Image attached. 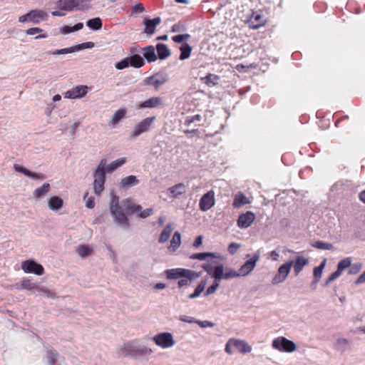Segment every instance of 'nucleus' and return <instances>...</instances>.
<instances>
[{"instance_id":"nucleus-1","label":"nucleus","mask_w":365,"mask_h":365,"mask_svg":"<svg viewBox=\"0 0 365 365\" xmlns=\"http://www.w3.org/2000/svg\"><path fill=\"white\" fill-rule=\"evenodd\" d=\"M109 208L115 222L125 229L128 228L130 226L127 215L137 213L139 217L146 218L153 213L152 208H147L141 211L142 207L134 203L131 198H126L122 200L120 204L118 196L113 192L111 193Z\"/></svg>"},{"instance_id":"nucleus-2","label":"nucleus","mask_w":365,"mask_h":365,"mask_svg":"<svg viewBox=\"0 0 365 365\" xmlns=\"http://www.w3.org/2000/svg\"><path fill=\"white\" fill-rule=\"evenodd\" d=\"M165 276L168 279H177L180 278H188L192 281L200 276V272H196L194 270L184 269V268H175L167 269L165 271Z\"/></svg>"},{"instance_id":"nucleus-3","label":"nucleus","mask_w":365,"mask_h":365,"mask_svg":"<svg viewBox=\"0 0 365 365\" xmlns=\"http://www.w3.org/2000/svg\"><path fill=\"white\" fill-rule=\"evenodd\" d=\"M105 160H101L100 165L97 168L94 173V192L99 195L104 190V184L106 181V171L104 169Z\"/></svg>"},{"instance_id":"nucleus-4","label":"nucleus","mask_w":365,"mask_h":365,"mask_svg":"<svg viewBox=\"0 0 365 365\" xmlns=\"http://www.w3.org/2000/svg\"><path fill=\"white\" fill-rule=\"evenodd\" d=\"M272 347L282 352H293L296 350V344L284 336H279L272 341Z\"/></svg>"},{"instance_id":"nucleus-5","label":"nucleus","mask_w":365,"mask_h":365,"mask_svg":"<svg viewBox=\"0 0 365 365\" xmlns=\"http://www.w3.org/2000/svg\"><path fill=\"white\" fill-rule=\"evenodd\" d=\"M168 80V75L164 73L158 72L143 80V86H153L157 91L165 84Z\"/></svg>"},{"instance_id":"nucleus-6","label":"nucleus","mask_w":365,"mask_h":365,"mask_svg":"<svg viewBox=\"0 0 365 365\" xmlns=\"http://www.w3.org/2000/svg\"><path fill=\"white\" fill-rule=\"evenodd\" d=\"M224 267L222 264H219L215 267L214 272V279L216 281H220L222 279H229L240 276L239 272L232 269H225V272H223Z\"/></svg>"},{"instance_id":"nucleus-7","label":"nucleus","mask_w":365,"mask_h":365,"mask_svg":"<svg viewBox=\"0 0 365 365\" xmlns=\"http://www.w3.org/2000/svg\"><path fill=\"white\" fill-rule=\"evenodd\" d=\"M292 264L293 261H287L283 264H282L279 267L277 274L272 279V284H277L279 283L284 282L286 279L287 277L288 276L290 269L292 267Z\"/></svg>"},{"instance_id":"nucleus-8","label":"nucleus","mask_w":365,"mask_h":365,"mask_svg":"<svg viewBox=\"0 0 365 365\" xmlns=\"http://www.w3.org/2000/svg\"><path fill=\"white\" fill-rule=\"evenodd\" d=\"M21 268L26 273H34L37 275H42L44 273L43 266L32 259L24 261Z\"/></svg>"},{"instance_id":"nucleus-9","label":"nucleus","mask_w":365,"mask_h":365,"mask_svg":"<svg viewBox=\"0 0 365 365\" xmlns=\"http://www.w3.org/2000/svg\"><path fill=\"white\" fill-rule=\"evenodd\" d=\"M153 341L158 346L163 348L170 347L175 344L172 334L168 332L157 334L153 337Z\"/></svg>"},{"instance_id":"nucleus-10","label":"nucleus","mask_w":365,"mask_h":365,"mask_svg":"<svg viewBox=\"0 0 365 365\" xmlns=\"http://www.w3.org/2000/svg\"><path fill=\"white\" fill-rule=\"evenodd\" d=\"M267 20L260 10L252 12L248 20L250 27L253 29H257L264 26Z\"/></svg>"},{"instance_id":"nucleus-11","label":"nucleus","mask_w":365,"mask_h":365,"mask_svg":"<svg viewBox=\"0 0 365 365\" xmlns=\"http://www.w3.org/2000/svg\"><path fill=\"white\" fill-rule=\"evenodd\" d=\"M93 46H94V43L89 41V42H86V43H83L81 44H78L76 46H72L70 48L57 49L53 51L49 52V53L52 54V55L66 54V53H73L75 51H78L81 49L91 48Z\"/></svg>"},{"instance_id":"nucleus-12","label":"nucleus","mask_w":365,"mask_h":365,"mask_svg":"<svg viewBox=\"0 0 365 365\" xmlns=\"http://www.w3.org/2000/svg\"><path fill=\"white\" fill-rule=\"evenodd\" d=\"M155 117H148L137 124L132 133V137H137L141 133L146 132L149 130L150 125L155 120Z\"/></svg>"},{"instance_id":"nucleus-13","label":"nucleus","mask_w":365,"mask_h":365,"mask_svg":"<svg viewBox=\"0 0 365 365\" xmlns=\"http://www.w3.org/2000/svg\"><path fill=\"white\" fill-rule=\"evenodd\" d=\"M255 220V215L251 211H247L239 215L237 225L240 228L245 229L249 227Z\"/></svg>"},{"instance_id":"nucleus-14","label":"nucleus","mask_w":365,"mask_h":365,"mask_svg":"<svg viewBox=\"0 0 365 365\" xmlns=\"http://www.w3.org/2000/svg\"><path fill=\"white\" fill-rule=\"evenodd\" d=\"M259 253L257 252L252 257L248 259L244 264H242L239 269L240 276H246L250 273L256 266V262L259 260Z\"/></svg>"},{"instance_id":"nucleus-15","label":"nucleus","mask_w":365,"mask_h":365,"mask_svg":"<svg viewBox=\"0 0 365 365\" xmlns=\"http://www.w3.org/2000/svg\"><path fill=\"white\" fill-rule=\"evenodd\" d=\"M215 205L214 192L210 190L202 195L200 200L199 207L202 211L210 210Z\"/></svg>"},{"instance_id":"nucleus-16","label":"nucleus","mask_w":365,"mask_h":365,"mask_svg":"<svg viewBox=\"0 0 365 365\" xmlns=\"http://www.w3.org/2000/svg\"><path fill=\"white\" fill-rule=\"evenodd\" d=\"M88 89V88L87 86H77L72 89L67 91L65 93V98L71 99L82 98L86 95Z\"/></svg>"},{"instance_id":"nucleus-17","label":"nucleus","mask_w":365,"mask_h":365,"mask_svg":"<svg viewBox=\"0 0 365 365\" xmlns=\"http://www.w3.org/2000/svg\"><path fill=\"white\" fill-rule=\"evenodd\" d=\"M163 105V98L160 97H152L138 105V108H153Z\"/></svg>"},{"instance_id":"nucleus-18","label":"nucleus","mask_w":365,"mask_h":365,"mask_svg":"<svg viewBox=\"0 0 365 365\" xmlns=\"http://www.w3.org/2000/svg\"><path fill=\"white\" fill-rule=\"evenodd\" d=\"M29 21L35 24L40 23L41 21L46 20L48 16L45 11L38 9L30 11L29 12Z\"/></svg>"},{"instance_id":"nucleus-19","label":"nucleus","mask_w":365,"mask_h":365,"mask_svg":"<svg viewBox=\"0 0 365 365\" xmlns=\"http://www.w3.org/2000/svg\"><path fill=\"white\" fill-rule=\"evenodd\" d=\"M161 22L160 17H155L153 19H145L143 24L145 25L144 32L147 34H153L155 33L156 26Z\"/></svg>"},{"instance_id":"nucleus-20","label":"nucleus","mask_w":365,"mask_h":365,"mask_svg":"<svg viewBox=\"0 0 365 365\" xmlns=\"http://www.w3.org/2000/svg\"><path fill=\"white\" fill-rule=\"evenodd\" d=\"M293 261V269L295 276H297L303 269L304 267L308 264L309 259L303 256H297Z\"/></svg>"},{"instance_id":"nucleus-21","label":"nucleus","mask_w":365,"mask_h":365,"mask_svg":"<svg viewBox=\"0 0 365 365\" xmlns=\"http://www.w3.org/2000/svg\"><path fill=\"white\" fill-rule=\"evenodd\" d=\"M250 200L242 192H238L234 196L232 206L234 208H240L247 204H250Z\"/></svg>"},{"instance_id":"nucleus-22","label":"nucleus","mask_w":365,"mask_h":365,"mask_svg":"<svg viewBox=\"0 0 365 365\" xmlns=\"http://www.w3.org/2000/svg\"><path fill=\"white\" fill-rule=\"evenodd\" d=\"M14 170L17 172L24 174L26 176L34 178L43 180L46 178V175L43 173H36L29 170L28 169L20 166L19 165H14Z\"/></svg>"},{"instance_id":"nucleus-23","label":"nucleus","mask_w":365,"mask_h":365,"mask_svg":"<svg viewBox=\"0 0 365 365\" xmlns=\"http://www.w3.org/2000/svg\"><path fill=\"white\" fill-rule=\"evenodd\" d=\"M168 192L172 197L177 198L186 192V186L183 183H178L169 187Z\"/></svg>"},{"instance_id":"nucleus-24","label":"nucleus","mask_w":365,"mask_h":365,"mask_svg":"<svg viewBox=\"0 0 365 365\" xmlns=\"http://www.w3.org/2000/svg\"><path fill=\"white\" fill-rule=\"evenodd\" d=\"M139 180L135 175H129L125 178H123L120 182V187L121 188H128L133 186H135L139 183Z\"/></svg>"},{"instance_id":"nucleus-25","label":"nucleus","mask_w":365,"mask_h":365,"mask_svg":"<svg viewBox=\"0 0 365 365\" xmlns=\"http://www.w3.org/2000/svg\"><path fill=\"white\" fill-rule=\"evenodd\" d=\"M156 51L158 53L157 57H158L160 60L166 59L171 54V52L168 48L167 45L161 43H159L156 45Z\"/></svg>"},{"instance_id":"nucleus-26","label":"nucleus","mask_w":365,"mask_h":365,"mask_svg":"<svg viewBox=\"0 0 365 365\" xmlns=\"http://www.w3.org/2000/svg\"><path fill=\"white\" fill-rule=\"evenodd\" d=\"M233 346H235L240 353H250L252 347L245 341L240 339H233Z\"/></svg>"},{"instance_id":"nucleus-27","label":"nucleus","mask_w":365,"mask_h":365,"mask_svg":"<svg viewBox=\"0 0 365 365\" xmlns=\"http://www.w3.org/2000/svg\"><path fill=\"white\" fill-rule=\"evenodd\" d=\"M37 283L32 282L31 279L24 278L21 281L20 284L16 287V289L35 291L36 288H37Z\"/></svg>"},{"instance_id":"nucleus-28","label":"nucleus","mask_w":365,"mask_h":365,"mask_svg":"<svg viewBox=\"0 0 365 365\" xmlns=\"http://www.w3.org/2000/svg\"><path fill=\"white\" fill-rule=\"evenodd\" d=\"M48 203L49 208L53 211L60 210L63 205V200L58 196L51 197Z\"/></svg>"},{"instance_id":"nucleus-29","label":"nucleus","mask_w":365,"mask_h":365,"mask_svg":"<svg viewBox=\"0 0 365 365\" xmlns=\"http://www.w3.org/2000/svg\"><path fill=\"white\" fill-rule=\"evenodd\" d=\"M144 51L143 56L148 62H153L157 60V55L155 53V48L153 46H148L143 48Z\"/></svg>"},{"instance_id":"nucleus-30","label":"nucleus","mask_w":365,"mask_h":365,"mask_svg":"<svg viewBox=\"0 0 365 365\" xmlns=\"http://www.w3.org/2000/svg\"><path fill=\"white\" fill-rule=\"evenodd\" d=\"M126 109L120 108L115 111L114 113L111 120L109 123V125L112 127H115L117 123H118L126 115Z\"/></svg>"},{"instance_id":"nucleus-31","label":"nucleus","mask_w":365,"mask_h":365,"mask_svg":"<svg viewBox=\"0 0 365 365\" xmlns=\"http://www.w3.org/2000/svg\"><path fill=\"white\" fill-rule=\"evenodd\" d=\"M128 58L129 62H130V66L134 68H141L145 65V61L143 57H141L138 54H134Z\"/></svg>"},{"instance_id":"nucleus-32","label":"nucleus","mask_w":365,"mask_h":365,"mask_svg":"<svg viewBox=\"0 0 365 365\" xmlns=\"http://www.w3.org/2000/svg\"><path fill=\"white\" fill-rule=\"evenodd\" d=\"M173 232V227L171 224H168L162 232L160 233L159 238H158V242L159 243H164L168 240V239L170 237V235Z\"/></svg>"},{"instance_id":"nucleus-33","label":"nucleus","mask_w":365,"mask_h":365,"mask_svg":"<svg viewBox=\"0 0 365 365\" xmlns=\"http://www.w3.org/2000/svg\"><path fill=\"white\" fill-rule=\"evenodd\" d=\"M326 264V259H324L322 262L317 267H315L313 270V275H314V280L312 282V284H317L322 274V271L325 267Z\"/></svg>"},{"instance_id":"nucleus-34","label":"nucleus","mask_w":365,"mask_h":365,"mask_svg":"<svg viewBox=\"0 0 365 365\" xmlns=\"http://www.w3.org/2000/svg\"><path fill=\"white\" fill-rule=\"evenodd\" d=\"M180 244L181 235L178 231H176L170 240L169 250L172 252H175L180 247Z\"/></svg>"},{"instance_id":"nucleus-35","label":"nucleus","mask_w":365,"mask_h":365,"mask_svg":"<svg viewBox=\"0 0 365 365\" xmlns=\"http://www.w3.org/2000/svg\"><path fill=\"white\" fill-rule=\"evenodd\" d=\"M49 183H44L41 187L36 188L34 191V196L36 198H41L46 195L50 190Z\"/></svg>"},{"instance_id":"nucleus-36","label":"nucleus","mask_w":365,"mask_h":365,"mask_svg":"<svg viewBox=\"0 0 365 365\" xmlns=\"http://www.w3.org/2000/svg\"><path fill=\"white\" fill-rule=\"evenodd\" d=\"M207 257L219 258L220 254L215 252H202L192 255L190 258L192 259L205 260Z\"/></svg>"},{"instance_id":"nucleus-37","label":"nucleus","mask_w":365,"mask_h":365,"mask_svg":"<svg viewBox=\"0 0 365 365\" xmlns=\"http://www.w3.org/2000/svg\"><path fill=\"white\" fill-rule=\"evenodd\" d=\"M135 346L133 341L125 343L121 348V351L124 353L125 356L134 357V351Z\"/></svg>"},{"instance_id":"nucleus-38","label":"nucleus","mask_w":365,"mask_h":365,"mask_svg":"<svg viewBox=\"0 0 365 365\" xmlns=\"http://www.w3.org/2000/svg\"><path fill=\"white\" fill-rule=\"evenodd\" d=\"M86 25L91 29L97 31L102 28L103 23L102 20L99 17H96L87 21Z\"/></svg>"},{"instance_id":"nucleus-39","label":"nucleus","mask_w":365,"mask_h":365,"mask_svg":"<svg viewBox=\"0 0 365 365\" xmlns=\"http://www.w3.org/2000/svg\"><path fill=\"white\" fill-rule=\"evenodd\" d=\"M180 54L179 58L180 60H185L190 57L192 47L187 43H185L180 47Z\"/></svg>"},{"instance_id":"nucleus-40","label":"nucleus","mask_w":365,"mask_h":365,"mask_svg":"<svg viewBox=\"0 0 365 365\" xmlns=\"http://www.w3.org/2000/svg\"><path fill=\"white\" fill-rule=\"evenodd\" d=\"M83 27V23H78L73 26H64L61 28V33L63 34H67L71 32L77 31L82 29Z\"/></svg>"},{"instance_id":"nucleus-41","label":"nucleus","mask_w":365,"mask_h":365,"mask_svg":"<svg viewBox=\"0 0 365 365\" xmlns=\"http://www.w3.org/2000/svg\"><path fill=\"white\" fill-rule=\"evenodd\" d=\"M206 284H207L206 279L201 280V282L199 283V284L195 288L194 292L189 295V298L190 299H194V298L197 297L198 296H200V294L205 289Z\"/></svg>"},{"instance_id":"nucleus-42","label":"nucleus","mask_w":365,"mask_h":365,"mask_svg":"<svg viewBox=\"0 0 365 365\" xmlns=\"http://www.w3.org/2000/svg\"><path fill=\"white\" fill-rule=\"evenodd\" d=\"M125 162H126L125 158H119V159L112 162L111 163H110L107 166L106 170L108 172H113L115 169H117L118 167L123 165Z\"/></svg>"},{"instance_id":"nucleus-43","label":"nucleus","mask_w":365,"mask_h":365,"mask_svg":"<svg viewBox=\"0 0 365 365\" xmlns=\"http://www.w3.org/2000/svg\"><path fill=\"white\" fill-rule=\"evenodd\" d=\"M313 247H315L319 250H331L333 249V245L331 243L324 242L321 240L316 241L315 242L312 244Z\"/></svg>"},{"instance_id":"nucleus-44","label":"nucleus","mask_w":365,"mask_h":365,"mask_svg":"<svg viewBox=\"0 0 365 365\" xmlns=\"http://www.w3.org/2000/svg\"><path fill=\"white\" fill-rule=\"evenodd\" d=\"M56 4L61 10L73 11L71 0H58Z\"/></svg>"},{"instance_id":"nucleus-45","label":"nucleus","mask_w":365,"mask_h":365,"mask_svg":"<svg viewBox=\"0 0 365 365\" xmlns=\"http://www.w3.org/2000/svg\"><path fill=\"white\" fill-rule=\"evenodd\" d=\"M77 252L81 257H86L93 252V250L88 245H83L78 247Z\"/></svg>"},{"instance_id":"nucleus-46","label":"nucleus","mask_w":365,"mask_h":365,"mask_svg":"<svg viewBox=\"0 0 365 365\" xmlns=\"http://www.w3.org/2000/svg\"><path fill=\"white\" fill-rule=\"evenodd\" d=\"M88 0H71L73 10H84L88 8L86 4Z\"/></svg>"},{"instance_id":"nucleus-47","label":"nucleus","mask_w":365,"mask_h":365,"mask_svg":"<svg viewBox=\"0 0 365 365\" xmlns=\"http://www.w3.org/2000/svg\"><path fill=\"white\" fill-rule=\"evenodd\" d=\"M35 291L45 294L48 298L56 297V293L53 291L48 289L46 287L40 286L39 284H37V288H36Z\"/></svg>"},{"instance_id":"nucleus-48","label":"nucleus","mask_w":365,"mask_h":365,"mask_svg":"<svg viewBox=\"0 0 365 365\" xmlns=\"http://www.w3.org/2000/svg\"><path fill=\"white\" fill-rule=\"evenodd\" d=\"M333 119L334 120V125L336 127H339L340 123L344 120H348L349 116L346 115H342L341 112H335L333 115Z\"/></svg>"},{"instance_id":"nucleus-49","label":"nucleus","mask_w":365,"mask_h":365,"mask_svg":"<svg viewBox=\"0 0 365 365\" xmlns=\"http://www.w3.org/2000/svg\"><path fill=\"white\" fill-rule=\"evenodd\" d=\"M153 352L152 349H148L145 346H135L134 351V357L137 356H145L150 355Z\"/></svg>"},{"instance_id":"nucleus-50","label":"nucleus","mask_w":365,"mask_h":365,"mask_svg":"<svg viewBox=\"0 0 365 365\" xmlns=\"http://www.w3.org/2000/svg\"><path fill=\"white\" fill-rule=\"evenodd\" d=\"M351 264V260L349 257L341 259L337 264L336 270L341 274L347 267H349Z\"/></svg>"},{"instance_id":"nucleus-51","label":"nucleus","mask_w":365,"mask_h":365,"mask_svg":"<svg viewBox=\"0 0 365 365\" xmlns=\"http://www.w3.org/2000/svg\"><path fill=\"white\" fill-rule=\"evenodd\" d=\"M218 79L219 77L217 75L210 73L205 77V83L209 86H215Z\"/></svg>"},{"instance_id":"nucleus-52","label":"nucleus","mask_w":365,"mask_h":365,"mask_svg":"<svg viewBox=\"0 0 365 365\" xmlns=\"http://www.w3.org/2000/svg\"><path fill=\"white\" fill-rule=\"evenodd\" d=\"M190 38V34H179V35L174 36L172 37V40L175 43H182V42L188 40Z\"/></svg>"},{"instance_id":"nucleus-53","label":"nucleus","mask_w":365,"mask_h":365,"mask_svg":"<svg viewBox=\"0 0 365 365\" xmlns=\"http://www.w3.org/2000/svg\"><path fill=\"white\" fill-rule=\"evenodd\" d=\"M185 29H186V27H185V24L181 21H179V22L175 24L171 27V31L175 32V33L182 32V31H185Z\"/></svg>"},{"instance_id":"nucleus-54","label":"nucleus","mask_w":365,"mask_h":365,"mask_svg":"<svg viewBox=\"0 0 365 365\" xmlns=\"http://www.w3.org/2000/svg\"><path fill=\"white\" fill-rule=\"evenodd\" d=\"M130 62L128 61V58H125L120 61L115 63V68L118 70H123L130 66Z\"/></svg>"},{"instance_id":"nucleus-55","label":"nucleus","mask_w":365,"mask_h":365,"mask_svg":"<svg viewBox=\"0 0 365 365\" xmlns=\"http://www.w3.org/2000/svg\"><path fill=\"white\" fill-rule=\"evenodd\" d=\"M219 282L220 281H216L215 279L214 283L207 289V290L205 292L204 295L205 296H208V295H210L211 294H213L216 291V289L218 288V287H219Z\"/></svg>"},{"instance_id":"nucleus-56","label":"nucleus","mask_w":365,"mask_h":365,"mask_svg":"<svg viewBox=\"0 0 365 365\" xmlns=\"http://www.w3.org/2000/svg\"><path fill=\"white\" fill-rule=\"evenodd\" d=\"M341 274L336 270L335 272H332L329 276V277L327 279L326 282H325V285L327 286L328 284H329L331 282H333L334 280H335L337 277H339Z\"/></svg>"},{"instance_id":"nucleus-57","label":"nucleus","mask_w":365,"mask_h":365,"mask_svg":"<svg viewBox=\"0 0 365 365\" xmlns=\"http://www.w3.org/2000/svg\"><path fill=\"white\" fill-rule=\"evenodd\" d=\"M350 267L349 273L351 274H355L360 271L362 267V264L361 263H356L352 265L351 264Z\"/></svg>"},{"instance_id":"nucleus-58","label":"nucleus","mask_w":365,"mask_h":365,"mask_svg":"<svg viewBox=\"0 0 365 365\" xmlns=\"http://www.w3.org/2000/svg\"><path fill=\"white\" fill-rule=\"evenodd\" d=\"M145 11V8L143 4L138 3L136 5L132 7L133 14H140Z\"/></svg>"},{"instance_id":"nucleus-59","label":"nucleus","mask_w":365,"mask_h":365,"mask_svg":"<svg viewBox=\"0 0 365 365\" xmlns=\"http://www.w3.org/2000/svg\"><path fill=\"white\" fill-rule=\"evenodd\" d=\"M240 245L235 242H232L228 246V252L231 255H234L237 250L240 248Z\"/></svg>"},{"instance_id":"nucleus-60","label":"nucleus","mask_w":365,"mask_h":365,"mask_svg":"<svg viewBox=\"0 0 365 365\" xmlns=\"http://www.w3.org/2000/svg\"><path fill=\"white\" fill-rule=\"evenodd\" d=\"M202 268L207 272L208 274L211 275L214 278L215 267H213L210 264H205L202 265Z\"/></svg>"},{"instance_id":"nucleus-61","label":"nucleus","mask_w":365,"mask_h":365,"mask_svg":"<svg viewBox=\"0 0 365 365\" xmlns=\"http://www.w3.org/2000/svg\"><path fill=\"white\" fill-rule=\"evenodd\" d=\"M314 7L317 11L322 12L327 9V5L323 2H316Z\"/></svg>"},{"instance_id":"nucleus-62","label":"nucleus","mask_w":365,"mask_h":365,"mask_svg":"<svg viewBox=\"0 0 365 365\" xmlns=\"http://www.w3.org/2000/svg\"><path fill=\"white\" fill-rule=\"evenodd\" d=\"M43 31V29L38 27H33L27 29L26 31V34L28 35H35L36 34H40Z\"/></svg>"},{"instance_id":"nucleus-63","label":"nucleus","mask_w":365,"mask_h":365,"mask_svg":"<svg viewBox=\"0 0 365 365\" xmlns=\"http://www.w3.org/2000/svg\"><path fill=\"white\" fill-rule=\"evenodd\" d=\"M195 323H197L200 327H213V323L209 321H198L196 320Z\"/></svg>"},{"instance_id":"nucleus-64","label":"nucleus","mask_w":365,"mask_h":365,"mask_svg":"<svg viewBox=\"0 0 365 365\" xmlns=\"http://www.w3.org/2000/svg\"><path fill=\"white\" fill-rule=\"evenodd\" d=\"M200 120V115H195L192 117H188L186 118L185 124L189 125L192 123H193L195 120Z\"/></svg>"}]
</instances>
